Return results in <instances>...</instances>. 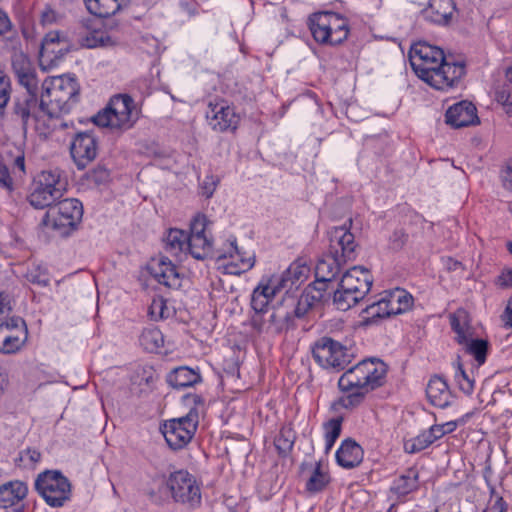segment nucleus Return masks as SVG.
<instances>
[{"mask_svg": "<svg viewBox=\"0 0 512 512\" xmlns=\"http://www.w3.org/2000/svg\"><path fill=\"white\" fill-rule=\"evenodd\" d=\"M409 62L421 80L440 91L458 87L465 75L463 63L448 62L441 48L427 42H418L411 46Z\"/></svg>", "mask_w": 512, "mask_h": 512, "instance_id": "1", "label": "nucleus"}, {"mask_svg": "<svg viewBox=\"0 0 512 512\" xmlns=\"http://www.w3.org/2000/svg\"><path fill=\"white\" fill-rule=\"evenodd\" d=\"M183 403L189 407V412L182 417L166 420L160 425L168 446L173 450L184 448L196 433L199 423V407H203L205 399L196 393L183 396Z\"/></svg>", "mask_w": 512, "mask_h": 512, "instance_id": "2", "label": "nucleus"}, {"mask_svg": "<svg viewBox=\"0 0 512 512\" xmlns=\"http://www.w3.org/2000/svg\"><path fill=\"white\" fill-rule=\"evenodd\" d=\"M41 88L42 99L47 104L45 115L49 118L68 114L79 101L80 88L75 78L61 76L46 79Z\"/></svg>", "mask_w": 512, "mask_h": 512, "instance_id": "3", "label": "nucleus"}, {"mask_svg": "<svg viewBox=\"0 0 512 512\" xmlns=\"http://www.w3.org/2000/svg\"><path fill=\"white\" fill-rule=\"evenodd\" d=\"M387 372L388 366L383 360L366 358L340 376L338 388L340 391L362 389L371 392L385 384Z\"/></svg>", "mask_w": 512, "mask_h": 512, "instance_id": "4", "label": "nucleus"}, {"mask_svg": "<svg viewBox=\"0 0 512 512\" xmlns=\"http://www.w3.org/2000/svg\"><path fill=\"white\" fill-rule=\"evenodd\" d=\"M139 116L140 109L129 94H116L91 120L98 127L123 133L133 128Z\"/></svg>", "mask_w": 512, "mask_h": 512, "instance_id": "5", "label": "nucleus"}, {"mask_svg": "<svg viewBox=\"0 0 512 512\" xmlns=\"http://www.w3.org/2000/svg\"><path fill=\"white\" fill-rule=\"evenodd\" d=\"M66 191L67 180L60 170H43L34 177L27 199L36 209H49Z\"/></svg>", "mask_w": 512, "mask_h": 512, "instance_id": "6", "label": "nucleus"}, {"mask_svg": "<svg viewBox=\"0 0 512 512\" xmlns=\"http://www.w3.org/2000/svg\"><path fill=\"white\" fill-rule=\"evenodd\" d=\"M308 26L314 40L321 45H339L348 38L350 31L346 18L327 11L312 14Z\"/></svg>", "mask_w": 512, "mask_h": 512, "instance_id": "7", "label": "nucleus"}, {"mask_svg": "<svg viewBox=\"0 0 512 512\" xmlns=\"http://www.w3.org/2000/svg\"><path fill=\"white\" fill-rule=\"evenodd\" d=\"M82 217L83 205L78 199L61 198L47 210L41 224L62 236H67L76 229Z\"/></svg>", "mask_w": 512, "mask_h": 512, "instance_id": "8", "label": "nucleus"}, {"mask_svg": "<svg viewBox=\"0 0 512 512\" xmlns=\"http://www.w3.org/2000/svg\"><path fill=\"white\" fill-rule=\"evenodd\" d=\"M251 307L254 311L250 320L251 327L258 334L274 337L296 327L282 300L277 305H273L271 309L267 306L258 310L252 302Z\"/></svg>", "mask_w": 512, "mask_h": 512, "instance_id": "9", "label": "nucleus"}, {"mask_svg": "<svg viewBox=\"0 0 512 512\" xmlns=\"http://www.w3.org/2000/svg\"><path fill=\"white\" fill-rule=\"evenodd\" d=\"M35 489L51 507H61L71 496V483L60 471L47 470L38 475Z\"/></svg>", "mask_w": 512, "mask_h": 512, "instance_id": "10", "label": "nucleus"}, {"mask_svg": "<svg viewBox=\"0 0 512 512\" xmlns=\"http://www.w3.org/2000/svg\"><path fill=\"white\" fill-rule=\"evenodd\" d=\"M315 362L322 368L343 370L353 359V353L331 337H321L311 347Z\"/></svg>", "mask_w": 512, "mask_h": 512, "instance_id": "11", "label": "nucleus"}, {"mask_svg": "<svg viewBox=\"0 0 512 512\" xmlns=\"http://www.w3.org/2000/svg\"><path fill=\"white\" fill-rule=\"evenodd\" d=\"M168 487L176 502L194 510L201 505V491L192 474L186 470L175 471L169 476Z\"/></svg>", "mask_w": 512, "mask_h": 512, "instance_id": "12", "label": "nucleus"}, {"mask_svg": "<svg viewBox=\"0 0 512 512\" xmlns=\"http://www.w3.org/2000/svg\"><path fill=\"white\" fill-rule=\"evenodd\" d=\"M46 105L41 95L18 93L12 101L11 118L18 121L21 129L26 132L31 121L37 122L45 115Z\"/></svg>", "mask_w": 512, "mask_h": 512, "instance_id": "13", "label": "nucleus"}, {"mask_svg": "<svg viewBox=\"0 0 512 512\" xmlns=\"http://www.w3.org/2000/svg\"><path fill=\"white\" fill-rule=\"evenodd\" d=\"M293 289L290 278L285 271L280 275H272L268 279H262L252 292V303L261 310L269 306L272 299L280 292L285 291V296Z\"/></svg>", "mask_w": 512, "mask_h": 512, "instance_id": "14", "label": "nucleus"}, {"mask_svg": "<svg viewBox=\"0 0 512 512\" xmlns=\"http://www.w3.org/2000/svg\"><path fill=\"white\" fill-rule=\"evenodd\" d=\"M349 226L352 219L348 220ZM329 236V253L339 257L341 261H353L357 257L356 249L358 247L355 236L351 233L350 227L346 224L343 226L332 227L328 231Z\"/></svg>", "mask_w": 512, "mask_h": 512, "instance_id": "15", "label": "nucleus"}, {"mask_svg": "<svg viewBox=\"0 0 512 512\" xmlns=\"http://www.w3.org/2000/svg\"><path fill=\"white\" fill-rule=\"evenodd\" d=\"M206 119L209 126L216 132H234L239 125L240 117L235 108L221 99L209 102L206 111Z\"/></svg>", "mask_w": 512, "mask_h": 512, "instance_id": "16", "label": "nucleus"}, {"mask_svg": "<svg viewBox=\"0 0 512 512\" xmlns=\"http://www.w3.org/2000/svg\"><path fill=\"white\" fill-rule=\"evenodd\" d=\"M70 153L79 170L86 168L98 153V139L94 131L76 133L70 145Z\"/></svg>", "mask_w": 512, "mask_h": 512, "instance_id": "17", "label": "nucleus"}, {"mask_svg": "<svg viewBox=\"0 0 512 512\" xmlns=\"http://www.w3.org/2000/svg\"><path fill=\"white\" fill-rule=\"evenodd\" d=\"M70 49L71 41L67 33L57 30L49 31L42 40L40 56L52 64L63 59Z\"/></svg>", "mask_w": 512, "mask_h": 512, "instance_id": "18", "label": "nucleus"}, {"mask_svg": "<svg viewBox=\"0 0 512 512\" xmlns=\"http://www.w3.org/2000/svg\"><path fill=\"white\" fill-rule=\"evenodd\" d=\"M148 269L158 283L173 289L181 286V279L177 267L168 257L160 256L159 258L152 259Z\"/></svg>", "mask_w": 512, "mask_h": 512, "instance_id": "19", "label": "nucleus"}, {"mask_svg": "<svg viewBox=\"0 0 512 512\" xmlns=\"http://www.w3.org/2000/svg\"><path fill=\"white\" fill-rule=\"evenodd\" d=\"M373 284L370 272L363 268L354 266L346 271L339 281V286L350 289L354 294L364 297L369 293Z\"/></svg>", "mask_w": 512, "mask_h": 512, "instance_id": "20", "label": "nucleus"}, {"mask_svg": "<svg viewBox=\"0 0 512 512\" xmlns=\"http://www.w3.org/2000/svg\"><path fill=\"white\" fill-rule=\"evenodd\" d=\"M445 122L453 128H462L479 123L477 109L469 101H460L449 107L445 113Z\"/></svg>", "mask_w": 512, "mask_h": 512, "instance_id": "21", "label": "nucleus"}, {"mask_svg": "<svg viewBox=\"0 0 512 512\" xmlns=\"http://www.w3.org/2000/svg\"><path fill=\"white\" fill-rule=\"evenodd\" d=\"M456 13L454 0H430L428 7L423 11L426 20L441 26L450 25Z\"/></svg>", "mask_w": 512, "mask_h": 512, "instance_id": "22", "label": "nucleus"}, {"mask_svg": "<svg viewBox=\"0 0 512 512\" xmlns=\"http://www.w3.org/2000/svg\"><path fill=\"white\" fill-rule=\"evenodd\" d=\"M363 457V448L352 438L343 440L335 454L337 464L345 469L359 466Z\"/></svg>", "mask_w": 512, "mask_h": 512, "instance_id": "23", "label": "nucleus"}, {"mask_svg": "<svg viewBox=\"0 0 512 512\" xmlns=\"http://www.w3.org/2000/svg\"><path fill=\"white\" fill-rule=\"evenodd\" d=\"M426 395L432 405L442 409L448 407L453 400V395L447 382L437 375L429 380L426 387Z\"/></svg>", "mask_w": 512, "mask_h": 512, "instance_id": "24", "label": "nucleus"}, {"mask_svg": "<svg viewBox=\"0 0 512 512\" xmlns=\"http://www.w3.org/2000/svg\"><path fill=\"white\" fill-rule=\"evenodd\" d=\"M418 488L419 473L415 468H409L393 480L389 491L396 496L397 500H402Z\"/></svg>", "mask_w": 512, "mask_h": 512, "instance_id": "25", "label": "nucleus"}, {"mask_svg": "<svg viewBox=\"0 0 512 512\" xmlns=\"http://www.w3.org/2000/svg\"><path fill=\"white\" fill-rule=\"evenodd\" d=\"M28 493L25 482L15 480L0 486V507L9 508L18 505Z\"/></svg>", "mask_w": 512, "mask_h": 512, "instance_id": "26", "label": "nucleus"}, {"mask_svg": "<svg viewBox=\"0 0 512 512\" xmlns=\"http://www.w3.org/2000/svg\"><path fill=\"white\" fill-rule=\"evenodd\" d=\"M200 382L202 376L199 370L187 366L177 367L167 375V383L175 389L192 387Z\"/></svg>", "mask_w": 512, "mask_h": 512, "instance_id": "27", "label": "nucleus"}, {"mask_svg": "<svg viewBox=\"0 0 512 512\" xmlns=\"http://www.w3.org/2000/svg\"><path fill=\"white\" fill-rule=\"evenodd\" d=\"M84 3L90 14L108 18L127 6L128 0H84Z\"/></svg>", "mask_w": 512, "mask_h": 512, "instance_id": "28", "label": "nucleus"}, {"mask_svg": "<svg viewBox=\"0 0 512 512\" xmlns=\"http://www.w3.org/2000/svg\"><path fill=\"white\" fill-rule=\"evenodd\" d=\"M391 316L407 312L413 305V296L403 289H396L385 295Z\"/></svg>", "mask_w": 512, "mask_h": 512, "instance_id": "29", "label": "nucleus"}, {"mask_svg": "<svg viewBox=\"0 0 512 512\" xmlns=\"http://www.w3.org/2000/svg\"><path fill=\"white\" fill-rule=\"evenodd\" d=\"M463 350L471 355L479 368L486 360L490 349V343L486 339L474 338L473 335L466 339V342L460 344Z\"/></svg>", "mask_w": 512, "mask_h": 512, "instance_id": "30", "label": "nucleus"}, {"mask_svg": "<svg viewBox=\"0 0 512 512\" xmlns=\"http://www.w3.org/2000/svg\"><path fill=\"white\" fill-rule=\"evenodd\" d=\"M27 338L26 335L16 334L0 326V353L6 355L17 353L24 346Z\"/></svg>", "mask_w": 512, "mask_h": 512, "instance_id": "31", "label": "nucleus"}, {"mask_svg": "<svg viewBox=\"0 0 512 512\" xmlns=\"http://www.w3.org/2000/svg\"><path fill=\"white\" fill-rule=\"evenodd\" d=\"M346 263L347 261H341L339 257L328 252L326 258L320 260L316 265V277H322L324 280L333 282L340 273L342 265Z\"/></svg>", "mask_w": 512, "mask_h": 512, "instance_id": "32", "label": "nucleus"}, {"mask_svg": "<svg viewBox=\"0 0 512 512\" xmlns=\"http://www.w3.org/2000/svg\"><path fill=\"white\" fill-rule=\"evenodd\" d=\"M345 395L339 397L331 404V409L338 411L339 409L354 410L358 408L365 400L368 391L362 389H353L351 391H342Z\"/></svg>", "mask_w": 512, "mask_h": 512, "instance_id": "33", "label": "nucleus"}, {"mask_svg": "<svg viewBox=\"0 0 512 512\" xmlns=\"http://www.w3.org/2000/svg\"><path fill=\"white\" fill-rule=\"evenodd\" d=\"M187 251L197 260H204L212 255L211 236H188Z\"/></svg>", "mask_w": 512, "mask_h": 512, "instance_id": "34", "label": "nucleus"}, {"mask_svg": "<svg viewBox=\"0 0 512 512\" xmlns=\"http://www.w3.org/2000/svg\"><path fill=\"white\" fill-rule=\"evenodd\" d=\"M188 232L171 228L165 237V249L174 256L187 251Z\"/></svg>", "mask_w": 512, "mask_h": 512, "instance_id": "35", "label": "nucleus"}, {"mask_svg": "<svg viewBox=\"0 0 512 512\" xmlns=\"http://www.w3.org/2000/svg\"><path fill=\"white\" fill-rule=\"evenodd\" d=\"M361 315L367 324H375L380 319L389 318L390 313L386 297L382 296L377 301L368 304L366 308L362 310Z\"/></svg>", "mask_w": 512, "mask_h": 512, "instance_id": "36", "label": "nucleus"}, {"mask_svg": "<svg viewBox=\"0 0 512 512\" xmlns=\"http://www.w3.org/2000/svg\"><path fill=\"white\" fill-rule=\"evenodd\" d=\"M329 483V473L322 469L321 462H317L311 476L306 481L305 488L310 494H316L323 491Z\"/></svg>", "mask_w": 512, "mask_h": 512, "instance_id": "37", "label": "nucleus"}, {"mask_svg": "<svg viewBox=\"0 0 512 512\" xmlns=\"http://www.w3.org/2000/svg\"><path fill=\"white\" fill-rule=\"evenodd\" d=\"M363 298L354 294L350 289L339 286L333 292V305L337 310L347 311L355 306Z\"/></svg>", "mask_w": 512, "mask_h": 512, "instance_id": "38", "label": "nucleus"}, {"mask_svg": "<svg viewBox=\"0 0 512 512\" xmlns=\"http://www.w3.org/2000/svg\"><path fill=\"white\" fill-rule=\"evenodd\" d=\"M140 345L147 352H157L164 345V337L162 332L155 327L146 328L139 337Z\"/></svg>", "mask_w": 512, "mask_h": 512, "instance_id": "39", "label": "nucleus"}, {"mask_svg": "<svg viewBox=\"0 0 512 512\" xmlns=\"http://www.w3.org/2000/svg\"><path fill=\"white\" fill-rule=\"evenodd\" d=\"M344 418L338 416L332 418L323 424L325 438V452L328 453L334 446L342 432V423Z\"/></svg>", "mask_w": 512, "mask_h": 512, "instance_id": "40", "label": "nucleus"}, {"mask_svg": "<svg viewBox=\"0 0 512 512\" xmlns=\"http://www.w3.org/2000/svg\"><path fill=\"white\" fill-rule=\"evenodd\" d=\"M454 368V380L458 388L466 395L472 394L475 387V380L473 376L464 370L460 356H458L457 360L454 362Z\"/></svg>", "mask_w": 512, "mask_h": 512, "instance_id": "41", "label": "nucleus"}, {"mask_svg": "<svg viewBox=\"0 0 512 512\" xmlns=\"http://www.w3.org/2000/svg\"><path fill=\"white\" fill-rule=\"evenodd\" d=\"M282 302L286 305V310L290 312L289 314L292 317L293 322H295V318H304L312 309V307L309 305V302H307L301 296L296 299L292 295H287L283 297Z\"/></svg>", "mask_w": 512, "mask_h": 512, "instance_id": "42", "label": "nucleus"}, {"mask_svg": "<svg viewBox=\"0 0 512 512\" xmlns=\"http://www.w3.org/2000/svg\"><path fill=\"white\" fill-rule=\"evenodd\" d=\"M158 376L152 366L142 365L135 368L131 376V382L135 385H145L147 388H153Z\"/></svg>", "mask_w": 512, "mask_h": 512, "instance_id": "43", "label": "nucleus"}, {"mask_svg": "<svg viewBox=\"0 0 512 512\" xmlns=\"http://www.w3.org/2000/svg\"><path fill=\"white\" fill-rule=\"evenodd\" d=\"M12 96V82L7 73L0 68V118L7 115V107Z\"/></svg>", "mask_w": 512, "mask_h": 512, "instance_id": "44", "label": "nucleus"}, {"mask_svg": "<svg viewBox=\"0 0 512 512\" xmlns=\"http://www.w3.org/2000/svg\"><path fill=\"white\" fill-rule=\"evenodd\" d=\"M229 257L232 259L230 273L239 274L250 269L253 266L250 258L244 259L241 257L236 240L230 243Z\"/></svg>", "mask_w": 512, "mask_h": 512, "instance_id": "45", "label": "nucleus"}, {"mask_svg": "<svg viewBox=\"0 0 512 512\" xmlns=\"http://www.w3.org/2000/svg\"><path fill=\"white\" fill-rule=\"evenodd\" d=\"M433 442L426 430L422 431L416 437H413L404 442V451L408 454H415L423 451L432 445Z\"/></svg>", "mask_w": 512, "mask_h": 512, "instance_id": "46", "label": "nucleus"}, {"mask_svg": "<svg viewBox=\"0 0 512 512\" xmlns=\"http://www.w3.org/2000/svg\"><path fill=\"white\" fill-rule=\"evenodd\" d=\"M294 441L295 436L293 431L291 429L282 428L274 441L278 454L280 456H287L293 449Z\"/></svg>", "mask_w": 512, "mask_h": 512, "instance_id": "47", "label": "nucleus"}, {"mask_svg": "<svg viewBox=\"0 0 512 512\" xmlns=\"http://www.w3.org/2000/svg\"><path fill=\"white\" fill-rule=\"evenodd\" d=\"M112 44V39L105 30H93L82 39V45L87 48L104 47Z\"/></svg>", "mask_w": 512, "mask_h": 512, "instance_id": "48", "label": "nucleus"}, {"mask_svg": "<svg viewBox=\"0 0 512 512\" xmlns=\"http://www.w3.org/2000/svg\"><path fill=\"white\" fill-rule=\"evenodd\" d=\"M12 70L16 79L35 70L30 59L23 53L14 54L12 57Z\"/></svg>", "mask_w": 512, "mask_h": 512, "instance_id": "49", "label": "nucleus"}, {"mask_svg": "<svg viewBox=\"0 0 512 512\" xmlns=\"http://www.w3.org/2000/svg\"><path fill=\"white\" fill-rule=\"evenodd\" d=\"M41 459V453L33 448L21 450L15 458V464L23 468H32Z\"/></svg>", "mask_w": 512, "mask_h": 512, "instance_id": "50", "label": "nucleus"}, {"mask_svg": "<svg viewBox=\"0 0 512 512\" xmlns=\"http://www.w3.org/2000/svg\"><path fill=\"white\" fill-rule=\"evenodd\" d=\"M308 272L309 268L305 264L297 262L291 263L285 270L286 275L290 278L291 284L296 288L307 278Z\"/></svg>", "mask_w": 512, "mask_h": 512, "instance_id": "51", "label": "nucleus"}, {"mask_svg": "<svg viewBox=\"0 0 512 512\" xmlns=\"http://www.w3.org/2000/svg\"><path fill=\"white\" fill-rule=\"evenodd\" d=\"M148 312L151 319L155 321L166 319L170 315L169 309L167 307V302L163 297L153 298L149 306Z\"/></svg>", "mask_w": 512, "mask_h": 512, "instance_id": "52", "label": "nucleus"}, {"mask_svg": "<svg viewBox=\"0 0 512 512\" xmlns=\"http://www.w3.org/2000/svg\"><path fill=\"white\" fill-rule=\"evenodd\" d=\"M505 77L509 84H505L499 89L496 93V97L498 102L504 106H512V89L510 87V85H512V65L506 69Z\"/></svg>", "mask_w": 512, "mask_h": 512, "instance_id": "53", "label": "nucleus"}, {"mask_svg": "<svg viewBox=\"0 0 512 512\" xmlns=\"http://www.w3.org/2000/svg\"><path fill=\"white\" fill-rule=\"evenodd\" d=\"M208 223L209 221L204 214H197L191 220L188 236H211L207 230Z\"/></svg>", "mask_w": 512, "mask_h": 512, "instance_id": "54", "label": "nucleus"}, {"mask_svg": "<svg viewBox=\"0 0 512 512\" xmlns=\"http://www.w3.org/2000/svg\"><path fill=\"white\" fill-rule=\"evenodd\" d=\"M17 82L22 86L25 91L23 93H30L31 95H39V80L37 78L36 70L29 74L21 76Z\"/></svg>", "mask_w": 512, "mask_h": 512, "instance_id": "55", "label": "nucleus"}, {"mask_svg": "<svg viewBox=\"0 0 512 512\" xmlns=\"http://www.w3.org/2000/svg\"><path fill=\"white\" fill-rule=\"evenodd\" d=\"M408 234L403 228L395 229L388 239V248L392 251H400L408 241Z\"/></svg>", "mask_w": 512, "mask_h": 512, "instance_id": "56", "label": "nucleus"}, {"mask_svg": "<svg viewBox=\"0 0 512 512\" xmlns=\"http://www.w3.org/2000/svg\"><path fill=\"white\" fill-rule=\"evenodd\" d=\"M220 182V179L218 176L210 173L207 174L203 180V182L200 184V193L205 198L209 199L213 196L218 184Z\"/></svg>", "mask_w": 512, "mask_h": 512, "instance_id": "57", "label": "nucleus"}, {"mask_svg": "<svg viewBox=\"0 0 512 512\" xmlns=\"http://www.w3.org/2000/svg\"><path fill=\"white\" fill-rule=\"evenodd\" d=\"M0 326H4L6 330H10L12 332H16V334L26 335L28 336V329L26 322L23 318L19 316H13L7 319L5 322L1 323Z\"/></svg>", "mask_w": 512, "mask_h": 512, "instance_id": "58", "label": "nucleus"}, {"mask_svg": "<svg viewBox=\"0 0 512 512\" xmlns=\"http://www.w3.org/2000/svg\"><path fill=\"white\" fill-rule=\"evenodd\" d=\"M26 279L28 282L40 287H46L50 283L49 274L45 270L38 268L29 270L26 274Z\"/></svg>", "mask_w": 512, "mask_h": 512, "instance_id": "59", "label": "nucleus"}, {"mask_svg": "<svg viewBox=\"0 0 512 512\" xmlns=\"http://www.w3.org/2000/svg\"><path fill=\"white\" fill-rule=\"evenodd\" d=\"M451 328L456 334L455 341L459 345L463 342H466V339L474 334L470 328H464V326L455 316L451 318Z\"/></svg>", "mask_w": 512, "mask_h": 512, "instance_id": "60", "label": "nucleus"}, {"mask_svg": "<svg viewBox=\"0 0 512 512\" xmlns=\"http://www.w3.org/2000/svg\"><path fill=\"white\" fill-rule=\"evenodd\" d=\"M62 15L53 9L50 5H46L40 14V23L42 25H52L58 23L62 19Z\"/></svg>", "mask_w": 512, "mask_h": 512, "instance_id": "61", "label": "nucleus"}, {"mask_svg": "<svg viewBox=\"0 0 512 512\" xmlns=\"http://www.w3.org/2000/svg\"><path fill=\"white\" fill-rule=\"evenodd\" d=\"M0 188L10 193L14 189L13 179L8 168L0 163Z\"/></svg>", "mask_w": 512, "mask_h": 512, "instance_id": "62", "label": "nucleus"}, {"mask_svg": "<svg viewBox=\"0 0 512 512\" xmlns=\"http://www.w3.org/2000/svg\"><path fill=\"white\" fill-rule=\"evenodd\" d=\"M500 179L505 190L512 192V159L502 168Z\"/></svg>", "mask_w": 512, "mask_h": 512, "instance_id": "63", "label": "nucleus"}, {"mask_svg": "<svg viewBox=\"0 0 512 512\" xmlns=\"http://www.w3.org/2000/svg\"><path fill=\"white\" fill-rule=\"evenodd\" d=\"M301 297L309 302L310 307H314L318 302L323 301L322 294L315 291L313 287H306L301 294Z\"/></svg>", "mask_w": 512, "mask_h": 512, "instance_id": "64", "label": "nucleus"}]
</instances>
